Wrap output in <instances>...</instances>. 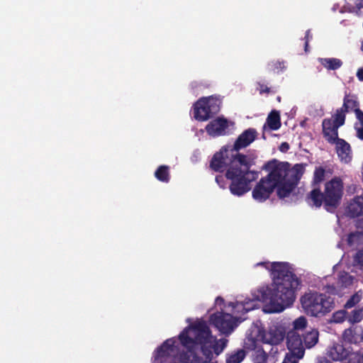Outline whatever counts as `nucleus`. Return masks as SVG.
<instances>
[{
	"instance_id": "f257e3e1",
	"label": "nucleus",
	"mask_w": 363,
	"mask_h": 363,
	"mask_svg": "<svg viewBox=\"0 0 363 363\" xmlns=\"http://www.w3.org/2000/svg\"><path fill=\"white\" fill-rule=\"evenodd\" d=\"M273 283L262 286L252 293V299L244 303H233L234 308L248 312L257 307L255 301L269 304V312L279 313L291 306L296 300V291L301 280L293 272L286 262H275L272 264Z\"/></svg>"
},
{
	"instance_id": "f03ea898",
	"label": "nucleus",
	"mask_w": 363,
	"mask_h": 363,
	"mask_svg": "<svg viewBox=\"0 0 363 363\" xmlns=\"http://www.w3.org/2000/svg\"><path fill=\"white\" fill-rule=\"evenodd\" d=\"M250 166L247 155L233 152L228 145L216 152L210 162V168L214 172L226 170L225 177L231 182L230 191L238 196L250 191V183L257 177L255 172L250 171Z\"/></svg>"
},
{
	"instance_id": "7ed1b4c3",
	"label": "nucleus",
	"mask_w": 363,
	"mask_h": 363,
	"mask_svg": "<svg viewBox=\"0 0 363 363\" xmlns=\"http://www.w3.org/2000/svg\"><path fill=\"white\" fill-rule=\"evenodd\" d=\"M300 302L304 312L312 317L323 316L334 308V302L330 296L317 291L306 292Z\"/></svg>"
},
{
	"instance_id": "20e7f679",
	"label": "nucleus",
	"mask_w": 363,
	"mask_h": 363,
	"mask_svg": "<svg viewBox=\"0 0 363 363\" xmlns=\"http://www.w3.org/2000/svg\"><path fill=\"white\" fill-rule=\"evenodd\" d=\"M220 100L213 96L199 99L194 104V117L198 121H206L220 110Z\"/></svg>"
},
{
	"instance_id": "39448f33",
	"label": "nucleus",
	"mask_w": 363,
	"mask_h": 363,
	"mask_svg": "<svg viewBox=\"0 0 363 363\" xmlns=\"http://www.w3.org/2000/svg\"><path fill=\"white\" fill-rule=\"evenodd\" d=\"M344 185L342 179L334 177L325 184V208L329 212L334 211L340 204L343 196Z\"/></svg>"
},
{
	"instance_id": "423d86ee",
	"label": "nucleus",
	"mask_w": 363,
	"mask_h": 363,
	"mask_svg": "<svg viewBox=\"0 0 363 363\" xmlns=\"http://www.w3.org/2000/svg\"><path fill=\"white\" fill-rule=\"evenodd\" d=\"M289 167L290 164L287 162H279L273 159L264 165L263 169L269 174L263 178L276 189L279 184L289 179L288 176Z\"/></svg>"
},
{
	"instance_id": "0eeeda50",
	"label": "nucleus",
	"mask_w": 363,
	"mask_h": 363,
	"mask_svg": "<svg viewBox=\"0 0 363 363\" xmlns=\"http://www.w3.org/2000/svg\"><path fill=\"white\" fill-rule=\"evenodd\" d=\"M178 354L179 346L176 345V340L172 338L167 339L154 352L152 363L177 362L176 357Z\"/></svg>"
},
{
	"instance_id": "6e6552de",
	"label": "nucleus",
	"mask_w": 363,
	"mask_h": 363,
	"mask_svg": "<svg viewBox=\"0 0 363 363\" xmlns=\"http://www.w3.org/2000/svg\"><path fill=\"white\" fill-rule=\"evenodd\" d=\"M211 323L223 334H230L238 326V319L231 314L224 312H216L210 316Z\"/></svg>"
},
{
	"instance_id": "1a4fd4ad",
	"label": "nucleus",
	"mask_w": 363,
	"mask_h": 363,
	"mask_svg": "<svg viewBox=\"0 0 363 363\" xmlns=\"http://www.w3.org/2000/svg\"><path fill=\"white\" fill-rule=\"evenodd\" d=\"M257 135V132L254 128H248L244 130L236 139L233 145H228L233 152L240 154L241 149L245 148L250 145Z\"/></svg>"
},
{
	"instance_id": "9d476101",
	"label": "nucleus",
	"mask_w": 363,
	"mask_h": 363,
	"mask_svg": "<svg viewBox=\"0 0 363 363\" xmlns=\"http://www.w3.org/2000/svg\"><path fill=\"white\" fill-rule=\"evenodd\" d=\"M286 345L291 353L296 354L298 357L302 358L304 354L303 340L296 331L291 330L286 335Z\"/></svg>"
},
{
	"instance_id": "9b49d317",
	"label": "nucleus",
	"mask_w": 363,
	"mask_h": 363,
	"mask_svg": "<svg viewBox=\"0 0 363 363\" xmlns=\"http://www.w3.org/2000/svg\"><path fill=\"white\" fill-rule=\"evenodd\" d=\"M228 128V121L224 117H218L212 120L206 126L207 133L212 137L225 135Z\"/></svg>"
},
{
	"instance_id": "f8f14e48",
	"label": "nucleus",
	"mask_w": 363,
	"mask_h": 363,
	"mask_svg": "<svg viewBox=\"0 0 363 363\" xmlns=\"http://www.w3.org/2000/svg\"><path fill=\"white\" fill-rule=\"evenodd\" d=\"M275 188L262 177L252 191V197L256 201L262 202L269 198Z\"/></svg>"
},
{
	"instance_id": "ddd939ff",
	"label": "nucleus",
	"mask_w": 363,
	"mask_h": 363,
	"mask_svg": "<svg viewBox=\"0 0 363 363\" xmlns=\"http://www.w3.org/2000/svg\"><path fill=\"white\" fill-rule=\"evenodd\" d=\"M192 329L195 333V343L201 345L212 343L211 332L205 323H196L192 326Z\"/></svg>"
},
{
	"instance_id": "4468645a",
	"label": "nucleus",
	"mask_w": 363,
	"mask_h": 363,
	"mask_svg": "<svg viewBox=\"0 0 363 363\" xmlns=\"http://www.w3.org/2000/svg\"><path fill=\"white\" fill-rule=\"evenodd\" d=\"M338 128L339 127L333 123L330 118H324L322 121L323 137L330 144H334L337 140L340 139L338 138Z\"/></svg>"
},
{
	"instance_id": "2eb2a0df",
	"label": "nucleus",
	"mask_w": 363,
	"mask_h": 363,
	"mask_svg": "<svg viewBox=\"0 0 363 363\" xmlns=\"http://www.w3.org/2000/svg\"><path fill=\"white\" fill-rule=\"evenodd\" d=\"M345 215L350 218L363 216V196H357L348 203Z\"/></svg>"
},
{
	"instance_id": "dca6fc26",
	"label": "nucleus",
	"mask_w": 363,
	"mask_h": 363,
	"mask_svg": "<svg viewBox=\"0 0 363 363\" xmlns=\"http://www.w3.org/2000/svg\"><path fill=\"white\" fill-rule=\"evenodd\" d=\"M284 333L277 326L269 327L262 336L263 342L272 345H279L284 338Z\"/></svg>"
},
{
	"instance_id": "f3484780",
	"label": "nucleus",
	"mask_w": 363,
	"mask_h": 363,
	"mask_svg": "<svg viewBox=\"0 0 363 363\" xmlns=\"http://www.w3.org/2000/svg\"><path fill=\"white\" fill-rule=\"evenodd\" d=\"M336 152L342 162L348 163L352 160V150L350 145L344 139L340 138L335 143Z\"/></svg>"
},
{
	"instance_id": "a211bd4d",
	"label": "nucleus",
	"mask_w": 363,
	"mask_h": 363,
	"mask_svg": "<svg viewBox=\"0 0 363 363\" xmlns=\"http://www.w3.org/2000/svg\"><path fill=\"white\" fill-rule=\"evenodd\" d=\"M297 184L291 179H286L281 182L277 188V194L279 199H284L289 197L291 192L296 189Z\"/></svg>"
},
{
	"instance_id": "6ab92c4d",
	"label": "nucleus",
	"mask_w": 363,
	"mask_h": 363,
	"mask_svg": "<svg viewBox=\"0 0 363 363\" xmlns=\"http://www.w3.org/2000/svg\"><path fill=\"white\" fill-rule=\"evenodd\" d=\"M306 201L308 204L320 208L323 203L325 204L324 192H321L320 188H314L307 195Z\"/></svg>"
},
{
	"instance_id": "aec40b11",
	"label": "nucleus",
	"mask_w": 363,
	"mask_h": 363,
	"mask_svg": "<svg viewBox=\"0 0 363 363\" xmlns=\"http://www.w3.org/2000/svg\"><path fill=\"white\" fill-rule=\"evenodd\" d=\"M350 352L342 345L336 344L330 348L328 355L334 361H342L347 359Z\"/></svg>"
},
{
	"instance_id": "412c9836",
	"label": "nucleus",
	"mask_w": 363,
	"mask_h": 363,
	"mask_svg": "<svg viewBox=\"0 0 363 363\" xmlns=\"http://www.w3.org/2000/svg\"><path fill=\"white\" fill-rule=\"evenodd\" d=\"M267 125L272 130H277L280 128L281 123L279 111L273 110L269 113L267 118L266 123L263 126L264 130H265Z\"/></svg>"
},
{
	"instance_id": "4be33fe9",
	"label": "nucleus",
	"mask_w": 363,
	"mask_h": 363,
	"mask_svg": "<svg viewBox=\"0 0 363 363\" xmlns=\"http://www.w3.org/2000/svg\"><path fill=\"white\" fill-rule=\"evenodd\" d=\"M305 166L303 164H296L291 169L289 167V178L298 184L299 180L305 172Z\"/></svg>"
},
{
	"instance_id": "5701e85b",
	"label": "nucleus",
	"mask_w": 363,
	"mask_h": 363,
	"mask_svg": "<svg viewBox=\"0 0 363 363\" xmlns=\"http://www.w3.org/2000/svg\"><path fill=\"white\" fill-rule=\"evenodd\" d=\"M201 352L204 357L198 356L197 359L194 361L196 363H208L211 362L213 356L212 349L214 347L211 344L201 345Z\"/></svg>"
},
{
	"instance_id": "b1692460",
	"label": "nucleus",
	"mask_w": 363,
	"mask_h": 363,
	"mask_svg": "<svg viewBox=\"0 0 363 363\" xmlns=\"http://www.w3.org/2000/svg\"><path fill=\"white\" fill-rule=\"evenodd\" d=\"M318 331L317 330H312L303 335V342L307 348L313 347L318 340Z\"/></svg>"
},
{
	"instance_id": "393cba45",
	"label": "nucleus",
	"mask_w": 363,
	"mask_h": 363,
	"mask_svg": "<svg viewBox=\"0 0 363 363\" xmlns=\"http://www.w3.org/2000/svg\"><path fill=\"white\" fill-rule=\"evenodd\" d=\"M198 355L197 354L191 350H189L187 352H180L179 350V354L176 357V362L178 360L182 363H196L194 360L197 359Z\"/></svg>"
},
{
	"instance_id": "a878e982",
	"label": "nucleus",
	"mask_w": 363,
	"mask_h": 363,
	"mask_svg": "<svg viewBox=\"0 0 363 363\" xmlns=\"http://www.w3.org/2000/svg\"><path fill=\"white\" fill-rule=\"evenodd\" d=\"M155 177L162 182H169L170 180L169 167L167 165H160L155 172Z\"/></svg>"
},
{
	"instance_id": "bb28decb",
	"label": "nucleus",
	"mask_w": 363,
	"mask_h": 363,
	"mask_svg": "<svg viewBox=\"0 0 363 363\" xmlns=\"http://www.w3.org/2000/svg\"><path fill=\"white\" fill-rule=\"evenodd\" d=\"M321 65L328 70H336L342 65V62L337 58H320Z\"/></svg>"
},
{
	"instance_id": "cd10ccee",
	"label": "nucleus",
	"mask_w": 363,
	"mask_h": 363,
	"mask_svg": "<svg viewBox=\"0 0 363 363\" xmlns=\"http://www.w3.org/2000/svg\"><path fill=\"white\" fill-rule=\"evenodd\" d=\"M246 352L244 349H239L233 352L226 359V363H240L245 357Z\"/></svg>"
},
{
	"instance_id": "c85d7f7f",
	"label": "nucleus",
	"mask_w": 363,
	"mask_h": 363,
	"mask_svg": "<svg viewBox=\"0 0 363 363\" xmlns=\"http://www.w3.org/2000/svg\"><path fill=\"white\" fill-rule=\"evenodd\" d=\"M353 283V277L347 272H343L338 275L337 284L341 288H347Z\"/></svg>"
},
{
	"instance_id": "c756f323",
	"label": "nucleus",
	"mask_w": 363,
	"mask_h": 363,
	"mask_svg": "<svg viewBox=\"0 0 363 363\" xmlns=\"http://www.w3.org/2000/svg\"><path fill=\"white\" fill-rule=\"evenodd\" d=\"M325 169L321 167H316L313 173V184H319L325 179Z\"/></svg>"
},
{
	"instance_id": "7c9ffc66",
	"label": "nucleus",
	"mask_w": 363,
	"mask_h": 363,
	"mask_svg": "<svg viewBox=\"0 0 363 363\" xmlns=\"http://www.w3.org/2000/svg\"><path fill=\"white\" fill-rule=\"evenodd\" d=\"M333 123L340 128L345 124L346 115L343 113L342 110H336L333 116Z\"/></svg>"
},
{
	"instance_id": "2f4dec72",
	"label": "nucleus",
	"mask_w": 363,
	"mask_h": 363,
	"mask_svg": "<svg viewBox=\"0 0 363 363\" xmlns=\"http://www.w3.org/2000/svg\"><path fill=\"white\" fill-rule=\"evenodd\" d=\"M182 345L184 347H189L194 342V339L189 337L187 329L184 330L179 335Z\"/></svg>"
},
{
	"instance_id": "473e14b6",
	"label": "nucleus",
	"mask_w": 363,
	"mask_h": 363,
	"mask_svg": "<svg viewBox=\"0 0 363 363\" xmlns=\"http://www.w3.org/2000/svg\"><path fill=\"white\" fill-rule=\"evenodd\" d=\"M342 339L345 342L353 343L356 342L355 333L352 328L345 329L342 333Z\"/></svg>"
},
{
	"instance_id": "72a5a7b5",
	"label": "nucleus",
	"mask_w": 363,
	"mask_h": 363,
	"mask_svg": "<svg viewBox=\"0 0 363 363\" xmlns=\"http://www.w3.org/2000/svg\"><path fill=\"white\" fill-rule=\"evenodd\" d=\"M347 315V311L345 310H340L335 312L331 318V322L335 323H340L345 321Z\"/></svg>"
},
{
	"instance_id": "f704fd0d",
	"label": "nucleus",
	"mask_w": 363,
	"mask_h": 363,
	"mask_svg": "<svg viewBox=\"0 0 363 363\" xmlns=\"http://www.w3.org/2000/svg\"><path fill=\"white\" fill-rule=\"evenodd\" d=\"M347 363H363V354L360 352H350Z\"/></svg>"
},
{
	"instance_id": "c9c22d12",
	"label": "nucleus",
	"mask_w": 363,
	"mask_h": 363,
	"mask_svg": "<svg viewBox=\"0 0 363 363\" xmlns=\"http://www.w3.org/2000/svg\"><path fill=\"white\" fill-rule=\"evenodd\" d=\"M307 323L306 318L304 316H300L294 321V331L305 329Z\"/></svg>"
},
{
	"instance_id": "e433bc0d",
	"label": "nucleus",
	"mask_w": 363,
	"mask_h": 363,
	"mask_svg": "<svg viewBox=\"0 0 363 363\" xmlns=\"http://www.w3.org/2000/svg\"><path fill=\"white\" fill-rule=\"evenodd\" d=\"M361 300V297L356 293L353 294L350 298L347 301L344 307L345 308H351L354 307L356 304H357Z\"/></svg>"
},
{
	"instance_id": "4c0bfd02",
	"label": "nucleus",
	"mask_w": 363,
	"mask_h": 363,
	"mask_svg": "<svg viewBox=\"0 0 363 363\" xmlns=\"http://www.w3.org/2000/svg\"><path fill=\"white\" fill-rule=\"evenodd\" d=\"M359 103L357 100V98L355 96H350L348 94V107L350 109L351 111H354L357 108H359Z\"/></svg>"
},
{
	"instance_id": "58836bf2",
	"label": "nucleus",
	"mask_w": 363,
	"mask_h": 363,
	"mask_svg": "<svg viewBox=\"0 0 363 363\" xmlns=\"http://www.w3.org/2000/svg\"><path fill=\"white\" fill-rule=\"evenodd\" d=\"M268 354L264 351L258 352L255 358V363H267Z\"/></svg>"
},
{
	"instance_id": "ea45409f",
	"label": "nucleus",
	"mask_w": 363,
	"mask_h": 363,
	"mask_svg": "<svg viewBox=\"0 0 363 363\" xmlns=\"http://www.w3.org/2000/svg\"><path fill=\"white\" fill-rule=\"evenodd\" d=\"M299 359L296 354L290 352L286 354L282 363H298Z\"/></svg>"
},
{
	"instance_id": "a19ab883",
	"label": "nucleus",
	"mask_w": 363,
	"mask_h": 363,
	"mask_svg": "<svg viewBox=\"0 0 363 363\" xmlns=\"http://www.w3.org/2000/svg\"><path fill=\"white\" fill-rule=\"evenodd\" d=\"M363 309H359V310H354L352 313V318L351 320L353 323H358L359 322L362 318H363Z\"/></svg>"
},
{
	"instance_id": "79ce46f5",
	"label": "nucleus",
	"mask_w": 363,
	"mask_h": 363,
	"mask_svg": "<svg viewBox=\"0 0 363 363\" xmlns=\"http://www.w3.org/2000/svg\"><path fill=\"white\" fill-rule=\"evenodd\" d=\"M354 114L357 120L354 124H357V126H363V111L360 108L354 110Z\"/></svg>"
},
{
	"instance_id": "37998d69",
	"label": "nucleus",
	"mask_w": 363,
	"mask_h": 363,
	"mask_svg": "<svg viewBox=\"0 0 363 363\" xmlns=\"http://www.w3.org/2000/svg\"><path fill=\"white\" fill-rule=\"evenodd\" d=\"M354 262L360 266H363V250H358L354 256Z\"/></svg>"
},
{
	"instance_id": "c03bdc74",
	"label": "nucleus",
	"mask_w": 363,
	"mask_h": 363,
	"mask_svg": "<svg viewBox=\"0 0 363 363\" xmlns=\"http://www.w3.org/2000/svg\"><path fill=\"white\" fill-rule=\"evenodd\" d=\"M337 110H342L343 113L346 115L347 113L351 111L348 107V94H345L343 99V104L341 108H337Z\"/></svg>"
},
{
	"instance_id": "a18cd8bd",
	"label": "nucleus",
	"mask_w": 363,
	"mask_h": 363,
	"mask_svg": "<svg viewBox=\"0 0 363 363\" xmlns=\"http://www.w3.org/2000/svg\"><path fill=\"white\" fill-rule=\"evenodd\" d=\"M245 347L250 350H255L256 347V341L255 340V339L247 338L245 341Z\"/></svg>"
},
{
	"instance_id": "49530a36",
	"label": "nucleus",
	"mask_w": 363,
	"mask_h": 363,
	"mask_svg": "<svg viewBox=\"0 0 363 363\" xmlns=\"http://www.w3.org/2000/svg\"><path fill=\"white\" fill-rule=\"evenodd\" d=\"M312 38V35L311 33V30H307L305 34L304 40H305V45H304V50L305 52H307L308 51V43L309 40Z\"/></svg>"
},
{
	"instance_id": "de8ad7c7",
	"label": "nucleus",
	"mask_w": 363,
	"mask_h": 363,
	"mask_svg": "<svg viewBox=\"0 0 363 363\" xmlns=\"http://www.w3.org/2000/svg\"><path fill=\"white\" fill-rule=\"evenodd\" d=\"M257 85H258L257 90L259 91L260 94H262L264 93L269 94L270 92V88L268 87L267 85L262 84L260 82H258Z\"/></svg>"
},
{
	"instance_id": "09e8293b",
	"label": "nucleus",
	"mask_w": 363,
	"mask_h": 363,
	"mask_svg": "<svg viewBox=\"0 0 363 363\" xmlns=\"http://www.w3.org/2000/svg\"><path fill=\"white\" fill-rule=\"evenodd\" d=\"M354 128L356 130V136L363 140V126H357V124H354Z\"/></svg>"
},
{
	"instance_id": "8fccbe9b",
	"label": "nucleus",
	"mask_w": 363,
	"mask_h": 363,
	"mask_svg": "<svg viewBox=\"0 0 363 363\" xmlns=\"http://www.w3.org/2000/svg\"><path fill=\"white\" fill-rule=\"evenodd\" d=\"M326 292L333 294V295H337L338 294V290L337 289L336 286L334 285H330L328 284L325 286Z\"/></svg>"
},
{
	"instance_id": "3c124183",
	"label": "nucleus",
	"mask_w": 363,
	"mask_h": 363,
	"mask_svg": "<svg viewBox=\"0 0 363 363\" xmlns=\"http://www.w3.org/2000/svg\"><path fill=\"white\" fill-rule=\"evenodd\" d=\"M216 182L220 188L224 189L225 185V177L223 175H217L216 177Z\"/></svg>"
},
{
	"instance_id": "603ef678",
	"label": "nucleus",
	"mask_w": 363,
	"mask_h": 363,
	"mask_svg": "<svg viewBox=\"0 0 363 363\" xmlns=\"http://www.w3.org/2000/svg\"><path fill=\"white\" fill-rule=\"evenodd\" d=\"M274 262L272 263H269V262H259L257 263L256 265L257 266H262L264 267H265L266 269L270 270L271 272V275L273 277L272 275V264H273Z\"/></svg>"
},
{
	"instance_id": "864d4df0",
	"label": "nucleus",
	"mask_w": 363,
	"mask_h": 363,
	"mask_svg": "<svg viewBox=\"0 0 363 363\" xmlns=\"http://www.w3.org/2000/svg\"><path fill=\"white\" fill-rule=\"evenodd\" d=\"M290 148L289 144L286 142L281 143L279 150L282 152H286Z\"/></svg>"
},
{
	"instance_id": "5fc2aeb1",
	"label": "nucleus",
	"mask_w": 363,
	"mask_h": 363,
	"mask_svg": "<svg viewBox=\"0 0 363 363\" xmlns=\"http://www.w3.org/2000/svg\"><path fill=\"white\" fill-rule=\"evenodd\" d=\"M357 77L361 82H363V68H359L357 72Z\"/></svg>"
},
{
	"instance_id": "6e6d98bb",
	"label": "nucleus",
	"mask_w": 363,
	"mask_h": 363,
	"mask_svg": "<svg viewBox=\"0 0 363 363\" xmlns=\"http://www.w3.org/2000/svg\"><path fill=\"white\" fill-rule=\"evenodd\" d=\"M356 227L357 228H362L363 229V218L358 220L355 224Z\"/></svg>"
},
{
	"instance_id": "4d7b16f0",
	"label": "nucleus",
	"mask_w": 363,
	"mask_h": 363,
	"mask_svg": "<svg viewBox=\"0 0 363 363\" xmlns=\"http://www.w3.org/2000/svg\"><path fill=\"white\" fill-rule=\"evenodd\" d=\"M357 1L356 5L359 9L363 7V0H357Z\"/></svg>"
},
{
	"instance_id": "13d9d810",
	"label": "nucleus",
	"mask_w": 363,
	"mask_h": 363,
	"mask_svg": "<svg viewBox=\"0 0 363 363\" xmlns=\"http://www.w3.org/2000/svg\"><path fill=\"white\" fill-rule=\"evenodd\" d=\"M354 236V234L353 233H350L349 236H348V242H350V240L351 238Z\"/></svg>"
},
{
	"instance_id": "bf43d9fd",
	"label": "nucleus",
	"mask_w": 363,
	"mask_h": 363,
	"mask_svg": "<svg viewBox=\"0 0 363 363\" xmlns=\"http://www.w3.org/2000/svg\"><path fill=\"white\" fill-rule=\"evenodd\" d=\"M216 301H223V299L221 297H218V298H216Z\"/></svg>"
},
{
	"instance_id": "052dcab7",
	"label": "nucleus",
	"mask_w": 363,
	"mask_h": 363,
	"mask_svg": "<svg viewBox=\"0 0 363 363\" xmlns=\"http://www.w3.org/2000/svg\"><path fill=\"white\" fill-rule=\"evenodd\" d=\"M281 96H277V100L279 102H280V101H281Z\"/></svg>"
},
{
	"instance_id": "680f3d73",
	"label": "nucleus",
	"mask_w": 363,
	"mask_h": 363,
	"mask_svg": "<svg viewBox=\"0 0 363 363\" xmlns=\"http://www.w3.org/2000/svg\"><path fill=\"white\" fill-rule=\"evenodd\" d=\"M174 363H179V362H174Z\"/></svg>"
},
{
	"instance_id": "e2e57ef3",
	"label": "nucleus",
	"mask_w": 363,
	"mask_h": 363,
	"mask_svg": "<svg viewBox=\"0 0 363 363\" xmlns=\"http://www.w3.org/2000/svg\"><path fill=\"white\" fill-rule=\"evenodd\" d=\"M172 363H174V362H172Z\"/></svg>"
}]
</instances>
